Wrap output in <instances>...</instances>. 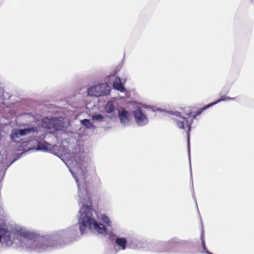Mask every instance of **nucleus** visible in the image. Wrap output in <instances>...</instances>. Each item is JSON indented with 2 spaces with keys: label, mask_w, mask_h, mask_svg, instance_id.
I'll return each instance as SVG.
<instances>
[{
  "label": "nucleus",
  "mask_w": 254,
  "mask_h": 254,
  "mask_svg": "<svg viewBox=\"0 0 254 254\" xmlns=\"http://www.w3.org/2000/svg\"><path fill=\"white\" fill-rule=\"evenodd\" d=\"M116 243L120 246L123 250L126 248L127 240L125 238H119L116 240Z\"/></svg>",
  "instance_id": "nucleus-12"
},
{
  "label": "nucleus",
  "mask_w": 254,
  "mask_h": 254,
  "mask_svg": "<svg viewBox=\"0 0 254 254\" xmlns=\"http://www.w3.org/2000/svg\"><path fill=\"white\" fill-rule=\"evenodd\" d=\"M113 87L115 89L121 92L125 91V88L121 82V79L117 77L113 82Z\"/></svg>",
  "instance_id": "nucleus-8"
},
{
  "label": "nucleus",
  "mask_w": 254,
  "mask_h": 254,
  "mask_svg": "<svg viewBox=\"0 0 254 254\" xmlns=\"http://www.w3.org/2000/svg\"><path fill=\"white\" fill-rule=\"evenodd\" d=\"M235 98H231L225 96H223L221 97L220 99L216 100L215 102H212L199 109L192 115H191L192 111L191 107H186L183 109V110L184 115L186 116H187V117H183L181 115L182 113L181 112H176L173 113V115H174V117H172V119L176 123V125L178 128L184 129H186L188 142L189 144L190 132L191 130V124L193 120L195 119L197 116L199 115L203 111L208 108L209 107H211L213 105L220 102L221 101L226 100H235Z\"/></svg>",
  "instance_id": "nucleus-1"
},
{
  "label": "nucleus",
  "mask_w": 254,
  "mask_h": 254,
  "mask_svg": "<svg viewBox=\"0 0 254 254\" xmlns=\"http://www.w3.org/2000/svg\"><path fill=\"white\" fill-rule=\"evenodd\" d=\"M58 120L55 118H44L42 120V127L48 129L58 130Z\"/></svg>",
  "instance_id": "nucleus-5"
},
{
  "label": "nucleus",
  "mask_w": 254,
  "mask_h": 254,
  "mask_svg": "<svg viewBox=\"0 0 254 254\" xmlns=\"http://www.w3.org/2000/svg\"><path fill=\"white\" fill-rule=\"evenodd\" d=\"M43 144H42L41 143H39L38 145V149H43Z\"/></svg>",
  "instance_id": "nucleus-16"
},
{
  "label": "nucleus",
  "mask_w": 254,
  "mask_h": 254,
  "mask_svg": "<svg viewBox=\"0 0 254 254\" xmlns=\"http://www.w3.org/2000/svg\"><path fill=\"white\" fill-rule=\"evenodd\" d=\"M133 116L136 123L139 126H143L148 123L147 117L140 109H136L133 111Z\"/></svg>",
  "instance_id": "nucleus-6"
},
{
  "label": "nucleus",
  "mask_w": 254,
  "mask_h": 254,
  "mask_svg": "<svg viewBox=\"0 0 254 254\" xmlns=\"http://www.w3.org/2000/svg\"><path fill=\"white\" fill-rule=\"evenodd\" d=\"M81 123L87 128H90L92 126V123L90 121V120L87 119H84L82 120Z\"/></svg>",
  "instance_id": "nucleus-14"
},
{
  "label": "nucleus",
  "mask_w": 254,
  "mask_h": 254,
  "mask_svg": "<svg viewBox=\"0 0 254 254\" xmlns=\"http://www.w3.org/2000/svg\"><path fill=\"white\" fill-rule=\"evenodd\" d=\"M30 248L33 250H39L44 249V245L43 243L38 241H32L31 243Z\"/></svg>",
  "instance_id": "nucleus-9"
},
{
  "label": "nucleus",
  "mask_w": 254,
  "mask_h": 254,
  "mask_svg": "<svg viewBox=\"0 0 254 254\" xmlns=\"http://www.w3.org/2000/svg\"><path fill=\"white\" fill-rule=\"evenodd\" d=\"M107 88V84H99L89 88L88 94L91 96L99 97L106 94Z\"/></svg>",
  "instance_id": "nucleus-4"
},
{
  "label": "nucleus",
  "mask_w": 254,
  "mask_h": 254,
  "mask_svg": "<svg viewBox=\"0 0 254 254\" xmlns=\"http://www.w3.org/2000/svg\"><path fill=\"white\" fill-rule=\"evenodd\" d=\"M31 132H37L35 127H31L24 129L16 128L12 130L10 134L11 140L16 143H20L22 141L21 136L25 135Z\"/></svg>",
  "instance_id": "nucleus-3"
},
{
  "label": "nucleus",
  "mask_w": 254,
  "mask_h": 254,
  "mask_svg": "<svg viewBox=\"0 0 254 254\" xmlns=\"http://www.w3.org/2000/svg\"><path fill=\"white\" fill-rule=\"evenodd\" d=\"M107 113H113L115 111V106L112 101H108L104 108Z\"/></svg>",
  "instance_id": "nucleus-11"
},
{
  "label": "nucleus",
  "mask_w": 254,
  "mask_h": 254,
  "mask_svg": "<svg viewBox=\"0 0 254 254\" xmlns=\"http://www.w3.org/2000/svg\"><path fill=\"white\" fill-rule=\"evenodd\" d=\"M103 116L101 114L95 115L92 116V119L94 120H102L103 119Z\"/></svg>",
  "instance_id": "nucleus-15"
},
{
  "label": "nucleus",
  "mask_w": 254,
  "mask_h": 254,
  "mask_svg": "<svg viewBox=\"0 0 254 254\" xmlns=\"http://www.w3.org/2000/svg\"><path fill=\"white\" fill-rule=\"evenodd\" d=\"M0 233L6 243H8L11 242L10 232L5 229H0Z\"/></svg>",
  "instance_id": "nucleus-10"
},
{
  "label": "nucleus",
  "mask_w": 254,
  "mask_h": 254,
  "mask_svg": "<svg viewBox=\"0 0 254 254\" xmlns=\"http://www.w3.org/2000/svg\"><path fill=\"white\" fill-rule=\"evenodd\" d=\"M93 209L91 206L83 205L80 210V215L78 223L81 234H83L87 228L94 229L99 234H106L107 230L105 226L101 223H98L92 218Z\"/></svg>",
  "instance_id": "nucleus-2"
},
{
  "label": "nucleus",
  "mask_w": 254,
  "mask_h": 254,
  "mask_svg": "<svg viewBox=\"0 0 254 254\" xmlns=\"http://www.w3.org/2000/svg\"><path fill=\"white\" fill-rule=\"evenodd\" d=\"M119 117L122 123L127 124L129 122L128 112L124 109L119 112Z\"/></svg>",
  "instance_id": "nucleus-7"
},
{
  "label": "nucleus",
  "mask_w": 254,
  "mask_h": 254,
  "mask_svg": "<svg viewBox=\"0 0 254 254\" xmlns=\"http://www.w3.org/2000/svg\"><path fill=\"white\" fill-rule=\"evenodd\" d=\"M102 220L104 223H105L107 226L111 227L112 222L109 218L105 215H102Z\"/></svg>",
  "instance_id": "nucleus-13"
}]
</instances>
